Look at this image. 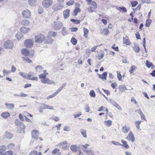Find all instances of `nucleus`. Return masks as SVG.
Returning a JSON list of instances; mask_svg holds the SVG:
<instances>
[{
  "instance_id": "14",
  "label": "nucleus",
  "mask_w": 155,
  "mask_h": 155,
  "mask_svg": "<svg viewBox=\"0 0 155 155\" xmlns=\"http://www.w3.org/2000/svg\"><path fill=\"white\" fill-rule=\"evenodd\" d=\"M4 136L6 138L10 139H12L13 137V135L11 132L6 131L5 133Z\"/></svg>"
},
{
  "instance_id": "16",
  "label": "nucleus",
  "mask_w": 155,
  "mask_h": 155,
  "mask_svg": "<svg viewBox=\"0 0 155 155\" xmlns=\"http://www.w3.org/2000/svg\"><path fill=\"white\" fill-rule=\"evenodd\" d=\"M70 10L69 9H67L63 12V16L64 18H68L70 15Z\"/></svg>"
},
{
  "instance_id": "23",
  "label": "nucleus",
  "mask_w": 155,
  "mask_h": 155,
  "mask_svg": "<svg viewBox=\"0 0 155 155\" xmlns=\"http://www.w3.org/2000/svg\"><path fill=\"white\" fill-rule=\"evenodd\" d=\"M5 105L6 106V108L11 110H12L14 107V105L13 104H9L5 103Z\"/></svg>"
},
{
  "instance_id": "35",
  "label": "nucleus",
  "mask_w": 155,
  "mask_h": 155,
  "mask_svg": "<svg viewBox=\"0 0 155 155\" xmlns=\"http://www.w3.org/2000/svg\"><path fill=\"white\" fill-rule=\"evenodd\" d=\"M22 34L19 32L18 33L15 35V37L18 41L21 39L22 37Z\"/></svg>"
},
{
  "instance_id": "19",
  "label": "nucleus",
  "mask_w": 155,
  "mask_h": 155,
  "mask_svg": "<svg viewBox=\"0 0 155 155\" xmlns=\"http://www.w3.org/2000/svg\"><path fill=\"white\" fill-rule=\"evenodd\" d=\"M21 24L24 26H28L30 23L29 21L27 19L23 20L20 23Z\"/></svg>"
},
{
  "instance_id": "4",
  "label": "nucleus",
  "mask_w": 155,
  "mask_h": 155,
  "mask_svg": "<svg viewBox=\"0 0 155 155\" xmlns=\"http://www.w3.org/2000/svg\"><path fill=\"white\" fill-rule=\"evenodd\" d=\"M13 46V42L10 40L5 41L4 44V47L6 49H12Z\"/></svg>"
},
{
  "instance_id": "20",
  "label": "nucleus",
  "mask_w": 155,
  "mask_h": 155,
  "mask_svg": "<svg viewBox=\"0 0 155 155\" xmlns=\"http://www.w3.org/2000/svg\"><path fill=\"white\" fill-rule=\"evenodd\" d=\"M10 114L9 113L5 112L1 113V115L4 118H7L10 116Z\"/></svg>"
},
{
  "instance_id": "30",
  "label": "nucleus",
  "mask_w": 155,
  "mask_h": 155,
  "mask_svg": "<svg viewBox=\"0 0 155 155\" xmlns=\"http://www.w3.org/2000/svg\"><path fill=\"white\" fill-rule=\"evenodd\" d=\"M83 30L84 33V36L85 38H87L89 31L86 28H83Z\"/></svg>"
},
{
  "instance_id": "33",
  "label": "nucleus",
  "mask_w": 155,
  "mask_h": 155,
  "mask_svg": "<svg viewBox=\"0 0 155 155\" xmlns=\"http://www.w3.org/2000/svg\"><path fill=\"white\" fill-rule=\"evenodd\" d=\"M81 133L83 135V137L84 138L87 137L86 130L84 129L81 130Z\"/></svg>"
},
{
  "instance_id": "27",
  "label": "nucleus",
  "mask_w": 155,
  "mask_h": 155,
  "mask_svg": "<svg viewBox=\"0 0 155 155\" xmlns=\"http://www.w3.org/2000/svg\"><path fill=\"white\" fill-rule=\"evenodd\" d=\"M121 142L123 143V144H121V145L123 146L126 149L129 148V146L126 141L123 140H121Z\"/></svg>"
},
{
  "instance_id": "58",
  "label": "nucleus",
  "mask_w": 155,
  "mask_h": 155,
  "mask_svg": "<svg viewBox=\"0 0 155 155\" xmlns=\"http://www.w3.org/2000/svg\"><path fill=\"white\" fill-rule=\"evenodd\" d=\"M86 112H88L90 111V108L89 107L88 104H87L85 107Z\"/></svg>"
},
{
  "instance_id": "61",
  "label": "nucleus",
  "mask_w": 155,
  "mask_h": 155,
  "mask_svg": "<svg viewBox=\"0 0 155 155\" xmlns=\"http://www.w3.org/2000/svg\"><path fill=\"white\" fill-rule=\"evenodd\" d=\"M111 142L112 144H113L114 145H121V144L120 143H118V142H116V141H114L112 140L111 141Z\"/></svg>"
},
{
  "instance_id": "34",
  "label": "nucleus",
  "mask_w": 155,
  "mask_h": 155,
  "mask_svg": "<svg viewBox=\"0 0 155 155\" xmlns=\"http://www.w3.org/2000/svg\"><path fill=\"white\" fill-rule=\"evenodd\" d=\"M112 121L110 120H108L107 121H105L104 122V124L106 126L108 127L110 126L112 124Z\"/></svg>"
},
{
  "instance_id": "11",
  "label": "nucleus",
  "mask_w": 155,
  "mask_h": 155,
  "mask_svg": "<svg viewBox=\"0 0 155 155\" xmlns=\"http://www.w3.org/2000/svg\"><path fill=\"white\" fill-rule=\"evenodd\" d=\"M31 135L32 138H34L36 140H37L39 135L38 131L36 130H33L31 132Z\"/></svg>"
},
{
  "instance_id": "36",
  "label": "nucleus",
  "mask_w": 155,
  "mask_h": 155,
  "mask_svg": "<svg viewBox=\"0 0 155 155\" xmlns=\"http://www.w3.org/2000/svg\"><path fill=\"white\" fill-rule=\"evenodd\" d=\"M109 31L107 28L103 29L101 33L102 35H107L109 33Z\"/></svg>"
},
{
  "instance_id": "17",
  "label": "nucleus",
  "mask_w": 155,
  "mask_h": 155,
  "mask_svg": "<svg viewBox=\"0 0 155 155\" xmlns=\"http://www.w3.org/2000/svg\"><path fill=\"white\" fill-rule=\"evenodd\" d=\"M128 137L129 138L130 140L132 142H134L135 140V137L132 132L131 131L129 132Z\"/></svg>"
},
{
  "instance_id": "15",
  "label": "nucleus",
  "mask_w": 155,
  "mask_h": 155,
  "mask_svg": "<svg viewBox=\"0 0 155 155\" xmlns=\"http://www.w3.org/2000/svg\"><path fill=\"white\" fill-rule=\"evenodd\" d=\"M130 89H127L125 87V86L124 85H120L119 87V91L121 92H124L125 90H133V88L132 87H130Z\"/></svg>"
},
{
  "instance_id": "32",
  "label": "nucleus",
  "mask_w": 155,
  "mask_h": 155,
  "mask_svg": "<svg viewBox=\"0 0 155 155\" xmlns=\"http://www.w3.org/2000/svg\"><path fill=\"white\" fill-rule=\"evenodd\" d=\"M49 35L53 37H55L57 35V32L53 31H49L48 32Z\"/></svg>"
},
{
  "instance_id": "10",
  "label": "nucleus",
  "mask_w": 155,
  "mask_h": 155,
  "mask_svg": "<svg viewBox=\"0 0 155 155\" xmlns=\"http://www.w3.org/2000/svg\"><path fill=\"white\" fill-rule=\"evenodd\" d=\"M54 42V40L51 37L48 36L45 39V43L48 44H52Z\"/></svg>"
},
{
  "instance_id": "2",
  "label": "nucleus",
  "mask_w": 155,
  "mask_h": 155,
  "mask_svg": "<svg viewBox=\"0 0 155 155\" xmlns=\"http://www.w3.org/2000/svg\"><path fill=\"white\" fill-rule=\"evenodd\" d=\"M53 28L55 30H59L61 29L63 26V23L60 21L57 22L54 21L52 24Z\"/></svg>"
},
{
  "instance_id": "59",
  "label": "nucleus",
  "mask_w": 155,
  "mask_h": 155,
  "mask_svg": "<svg viewBox=\"0 0 155 155\" xmlns=\"http://www.w3.org/2000/svg\"><path fill=\"white\" fill-rule=\"evenodd\" d=\"M38 13L39 14H41L43 12V9L42 7H39L38 8Z\"/></svg>"
},
{
  "instance_id": "37",
  "label": "nucleus",
  "mask_w": 155,
  "mask_h": 155,
  "mask_svg": "<svg viewBox=\"0 0 155 155\" xmlns=\"http://www.w3.org/2000/svg\"><path fill=\"white\" fill-rule=\"evenodd\" d=\"M28 2L31 6H32L36 3V0H28Z\"/></svg>"
},
{
  "instance_id": "22",
  "label": "nucleus",
  "mask_w": 155,
  "mask_h": 155,
  "mask_svg": "<svg viewBox=\"0 0 155 155\" xmlns=\"http://www.w3.org/2000/svg\"><path fill=\"white\" fill-rule=\"evenodd\" d=\"M29 30L30 28H29L25 27H23L20 28L21 31L25 34L27 33L29 31Z\"/></svg>"
},
{
  "instance_id": "43",
  "label": "nucleus",
  "mask_w": 155,
  "mask_h": 155,
  "mask_svg": "<svg viewBox=\"0 0 155 155\" xmlns=\"http://www.w3.org/2000/svg\"><path fill=\"white\" fill-rule=\"evenodd\" d=\"M107 72H104L101 75V79L104 80V79L106 80L107 77Z\"/></svg>"
},
{
  "instance_id": "51",
  "label": "nucleus",
  "mask_w": 155,
  "mask_h": 155,
  "mask_svg": "<svg viewBox=\"0 0 155 155\" xmlns=\"http://www.w3.org/2000/svg\"><path fill=\"white\" fill-rule=\"evenodd\" d=\"M70 127L68 126H65L64 127V131L69 132L70 130Z\"/></svg>"
},
{
  "instance_id": "44",
  "label": "nucleus",
  "mask_w": 155,
  "mask_h": 155,
  "mask_svg": "<svg viewBox=\"0 0 155 155\" xmlns=\"http://www.w3.org/2000/svg\"><path fill=\"white\" fill-rule=\"evenodd\" d=\"M137 68L134 65H132L130 68L129 72L130 74H132L133 73L134 71Z\"/></svg>"
},
{
  "instance_id": "9",
  "label": "nucleus",
  "mask_w": 155,
  "mask_h": 155,
  "mask_svg": "<svg viewBox=\"0 0 155 155\" xmlns=\"http://www.w3.org/2000/svg\"><path fill=\"white\" fill-rule=\"evenodd\" d=\"M25 46L27 48H31L33 45V43L31 39H27L24 42Z\"/></svg>"
},
{
  "instance_id": "57",
  "label": "nucleus",
  "mask_w": 155,
  "mask_h": 155,
  "mask_svg": "<svg viewBox=\"0 0 155 155\" xmlns=\"http://www.w3.org/2000/svg\"><path fill=\"white\" fill-rule=\"evenodd\" d=\"M140 48L137 45L135 46L134 48V50L136 52H138L139 51Z\"/></svg>"
},
{
  "instance_id": "8",
  "label": "nucleus",
  "mask_w": 155,
  "mask_h": 155,
  "mask_svg": "<svg viewBox=\"0 0 155 155\" xmlns=\"http://www.w3.org/2000/svg\"><path fill=\"white\" fill-rule=\"evenodd\" d=\"M63 7V5L62 4L59 3L54 5L52 7V8L54 11H58L62 9Z\"/></svg>"
},
{
  "instance_id": "64",
  "label": "nucleus",
  "mask_w": 155,
  "mask_h": 155,
  "mask_svg": "<svg viewBox=\"0 0 155 155\" xmlns=\"http://www.w3.org/2000/svg\"><path fill=\"white\" fill-rule=\"evenodd\" d=\"M111 87L113 88V89H115V87L116 86H117V83L115 82H114L113 83H112V84H111Z\"/></svg>"
},
{
  "instance_id": "3",
  "label": "nucleus",
  "mask_w": 155,
  "mask_h": 155,
  "mask_svg": "<svg viewBox=\"0 0 155 155\" xmlns=\"http://www.w3.org/2000/svg\"><path fill=\"white\" fill-rule=\"evenodd\" d=\"M53 3L52 0H44L42 2V5L44 8H47L52 5Z\"/></svg>"
},
{
  "instance_id": "46",
  "label": "nucleus",
  "mask_w": 155,
  "mask_h": 155,
  "mask_svg": "<svg viewBox=\"0 0 155 155\" xmlns=\"http://www.w3.org/2000/svg\"><path fill=\"white\" fill-rule=\"evenodd\" d=\"M70 21L75 24H79L80 23V20H78L73 19H71Z\"/></svg>"
},
{
  "instance_id": "49",
  "label": "nucleus",
  "mask_w": 155,
  "mask_h": 155,
  "mask_svg": "<svg viewBox=\"0 0 155 155\" xmlns=\"http://www.w3.org/2000/svg\"><path fill=\"white\" fill-rule=\"evenodd\" d=\"M131 5L132 7H135L138 4L137 1H134L131 2Z\"/></svg>"
},
{
  "instance_id": "13",
  "label": "nucleus",
  "mask_w": 155,
  "mask_h": 155,
  "mask_svg": "<svg viewBox=\"0 0 155 155\" xmlns=\"http://www.w3.org/2000/svg\"><path fill=\"white\" fill-rule=\"evenodd\" d=\"M109 102L111 103L114 106L116 107L120 110H122L121 107L119 106V105L114 100L110 99L108 101Z\"/></svg>"
},
{
  "instance_id": "63",
  "label": "nucleus",
  "mask_w": 155,
  "mask_h": 155,
  "mask_svg": "<svg viewBox=\"0 0 155 155\" xmlns=\"http://www.w3.org/2000/svg\"><path fill=\"white\" fill-rule=\"evenodd\" d=\"M28 95L27 94L24 93L22 92H21L20 94V96L21 97H27Z\"/></svg>"
},
{
  "instance_id": "38",
  "label": "nucleus",
  "mask_w": 155,
  "mask_h": 155,
  "mask_svg": "<svg viewBox=\"0 0 155 155\" xmlns=\"http://www.w3.org/2000/svg\"><path fill=\"white\" fill-rule=\"evenodd\" d=\"M48 73H44L40 74L39 75V78L41 79H44L47 76V74H48Z\"/></svg>"
},
{
  "instance_id": "24",
  "label": "nucleus",
  "mask_w": 155,
  "mask_h": 155,
  "mask_svg": "<svg viewBox=\"0 0 155 155\" xmlns=\"http://www.w3.org/2000/svg\"><path fill=\"white\" fill-rule=\"evenodd\" d=\"M60 150L57 148L54 149L52 152L53 154H56V155H61V153L59 152Z\"/></svg>"
},
{
  "instance_id": "52",
  "label": "nucleus",
  "mask_w": 155,
  "mask_h": 155,
  "mask_svg": "<svg viewBox=\"0 0 155 155\" xmlns=\"http://www.w3.org/2000/svg\"><path fill=\"white\" fill-rule=\"evenodd\" d=\"M104 56V54L101 53L100 54H98L97 55V57L98 59L100 60L102 59Z\"/></svg>"
},
{
  "instance_id": "53",
  "label": "nucleus",
  "mask_w": 155,
  "mask_h": 155,
  "mask_svg": "<svg viewBox=\"0 0 155 155\" xmlns=\"http://www.w3.org/2000/svg\"><path fill=\"white\" fill-rule=\"evenodd\" d=\"M118 10H121L123 11L124 12H127V10L126 8L124 7H119L117 9Z\"/></svg>"
},
{
  "instance_id": "41",
  "label": "nucleus",
  "mask_w": 155,
  "mask_h": 155,
  "mask_svg": "<svg viewBox=\"0 0 155 155\" xmlns=\"http://www.w3.org/2000/svg\"><path fill=\"white\" fill-rule=\"evenodd\" d=\"M152 22V20L149 19H147L146 21L145 25L147 27H149Z\"/></svg>"
},
{
  "instance_id": "42",
  "label": "nucleus",
  "mask_w": 155,
  "mask_h": 155,
  "mask_svg": "<svg viewBox=\"0 0 155 155\" xmlns=\"http://www.w3.org/2000/svg\"><path fill=\"white\" fill-rule=\"evenodd\" d=\"M89 95L91 97H95L96 96V94L94 91L93 90H91L89 93Z\"/></svg>"
},
{
  "instance_id": "50",
  "label": "nucleus",
  "mask_w": 155,
  "mask_h": 155,
  "mask_svg": "<svg viewBox=\"0 0 155 155\" xmlns=\"http://www.w3.org/2000/svg\"><path fill=\"white\" fill-rule=\"evenodd\" d=\"M19 74L23 78H26V74L25 73H22V72H19Z\"/></svg>"
},
{
  "instance_id": "26",
  "label": "nucleus",
  "mask_w": 155,
  "mask_h": 155,
  "mask_svg": "<svg viewBox=\"0 0 155 155\" xmlns=\"http://www.w3.org/2000/svg\"><path fill=\"white\" fill-rule=\"evenodd\" d=\"M121 130L122 132L124 133H126L129 131L130 129L127 127L126 126H124L122 127Z\"/></svg>"
},
{
  "instance_id": "54",
  "label": "nucleus",
  "mask_w": 155,
  "mask_h": 155,
  "mask_svg": "<svg viewBox=\"0 0 155 155\" xmlns=\"http://www.w3.org/2000/svg\"><path fill=\"white\" fill-rule=\"evenodd\" d=\"M13 154V153L12 150H8L5 153V155H12Z\"/></svg>"
},
{
  "instance_id": "29",
  "label": "nucleus",
  "mask_w": 155,
  "mask_h": 155,
  "mask_svg": "<svg viewBox=\"0 0 155 155\" xmlns=\"http://www.w3.org/2000/svg\"><path fill=\"white\" fill-rule=\"evenodd\" d=\"M80 9L79 8H76L74 10L72 15L74 16H76L77 15L78 13L80 12Z\"/></svg>"
},
{
  "instance_id": "12",
  "label": "nucleus",
  "mask_w": 155,
  "mask_h": 155,
  "mask_svg": "<svg viewBox=\"0 0 155 155\" xmlns=\"http://www.w3.org/2000/svg\"><path fill=\"white\" fill-rule=\"evenodd\" d=\"M41 81L44 84H51L53 83L54 84H55V83L52 81L50 80L48 78H45L44 79H41Z\"/></svg>"
},
{
  "instance_id": "40",
  "label": "nucleus",
  "mask_w": 155,
  "mask_h": 155,
  "mask_svg": "<svg viewBox=\"0 0 155 155\" xmlns=\"http://www.w3.org/2000/svg\"><path fill=\"white\" fill-rule=\"evenodd\" d=\"M71 42L74 45H76L77 42L76 39L74 37H72L71 40Z\"/></svg>"
},
{
  "instance_id": "25",
  "label": "nucleus",
  "mask_w": 155,
  "mask_h": 155,
  "mask_svg": "<svg viewBox=\"0 0 155 155\" xmlns=\"http://www.w3.org/2000/svg\"><path fill=\"white\" fill-rule=\"evenodd\" d=\"M6 147L5 145L2 146L0 148V155H4V151L6 150Z\"/></svg>"
},
{
  "instance_id": "18",
  "label": "nucleus",
  "mask_w": 155,
  "mask_h": 155,
  "mask_svg": "<svg viewBox=\"0 0 155 155\" xmlns=\"http://www.w3.org/2000/svg\"><path fill=\"white\" fill-rule=\"evenodd\" d=\"M42 107H43L44 109H48L54 110L53 107L51 106L48 105L44 103L42 104Z\"/></svg>"
},
{
  "instance_id": "60",
  "label": "nucleus",
  "mask_w": 155,
  "mask_h": 155,
  "mask_svg": "<svg viewBox=\"0 0 155 155\" xmlns=\"http://www.w3.org/2000/svg\"><path fill=\"white\" fill-rule=\"evenodd\" d=\"M38 152L36 151H34L31 152L29 154V155H37Z\"/></svg>"
},
{
  "instance_id": "62",
  "label": "nucleus",
  "mask_w": 155,
  "mask_h": 155,
  "mask_svg": "<svg viewBox=\"0 0 155 155\" xmlns=\"http://www.w3.org/2000/svg\"><path fill=\"white\" fill-rule=\"evenodd\" d=\"M135 112L139 113L140 115L143 113V112H142L141 110V109H138L136 110L135 111Z\"/></svg>"
},
{
  "instance_id": "45",
  "label": "nucleus",
  "mask_w": 155,
  "mask_h": 155,
  "mask_svg": "<svg viewBox=\"0 0 155 155\" xmlns=\"http://www.w3.org/2000/svg\"><path fill=\"white\" fill-rule=\"evenodd\" d=\"M146 66L148 68H150L151 67L153 66V64L152 62H149L147 60L146 63Z\"/></svg>"
},
{
  "instance_id": "48",
  "label": "nucleus",
  "mask_w": 155,
  "mask_h": 155,
  "mask_svg": "<svg viewBox=\"0 0 155 155\" xmlns=\"http://www.w3.org/2000/svg\"><path fill=\"white\" fill-rule=\"evenodd\" d=\"M66 28L64 27L62 28L61 33L63 35H65L67 34V32L66 31Z\"/></svg>"
},
{
  "instance_id": "31",
  "label": "nucleus",
  "mask_w": 155,
  "mask_h": 155,
  "mask_svg": "<svg viewBox=\"0 0 155 155\" xmlns=\"http://www.w3.org/2000/svg\"><path fill=\"white\" fill-rule=\"evenodd\" d=\"M35 69L36 72L40 73L43 69V68L41 66L38 65L35 68Z\"/></svg>"
},
{
  "instance_id": "47",
  "label": "nucleus",
  "mask_w": 155,
  "mask_h": 155,
  "mask_svg": "<svg viewBox=\"0 0 155 155\" xmlns=\"http://www.w3.org/2000/svg\"><path fill=\"white\" fill-rule=\"evenodd\" d=\"M14 144L13 143H11L9 144L7 147V148L9 149H12L14 147Z\"/></svg>"
},
{
  "instance_id": "1",
  "label": "nucleus",
  "mask_w": 155,
  "mask_h": 155,
  "mask_svg": "<svg viewBox=\"0 0 155 155\" xmlns=\"http://www.w3.org/2000/svg\"><path fill=\"white\" fill-rule=\"evenodd\" d=\"M21 53L25 56H28L29 57H32L34 55V51L31 50V51L27 49L24 48L21 50Z\"/></svg>"
},
{
  "instance_id": "5",
  "label": "nucleus",
  "mask_w": 155,
  "mask_h": 155,
  "mask_svg": "<svg viewBox=\"0 0 155 155\" xmlns=\"http://www.w3.org/2000/svg\"><path fill=\"white\" fill-rule=\"evenodd\" d=\"M35 38L36 42L38 43L42 42L45 39L44 36L42 34H40L35 36Z\"/></svg>"
},
{
  "instance_id": "56",
  "label": "nucleus",
  "mask_w": 155,
  "mask_h": 155,
  "mask_svg": "<svg viewBox=\"0 0 155 155\" xmlns=\"http://www.w3.org/2000/svg\"><path fill=\"white\" fill-rule=\"evenodd\" d=\"M124 43L126 45H129L130 44V41L127 39L124 40Z\"/></svg>"
},
{
  "instance_id": "28",
  "label": "nucleus",
  "mask_w": 155,
  "mask_h": 155,
  "mask_svg": "<svg viewBox=\"0 0 155 155\" xmlns=\"http://www.w3.org/2000/svg\"><path fill=\"white\" fill-rule=\"evenodd\" d=\"M70 149L74 152L78 151V147L76 145H72L70 147Z\"/></svg>"
},
{
  "instance_id": "55",
  "label": "nucleus",
  "mask_w": 155,
  "mask_h": 155,
  "mask_svg": "<svg viewBox=\"0 0 155 155\" xmlns=\"http://www.w3.org/2000/svg\"><path fill=\"white\" fill-rule=\"evenodd\" d=\"M117 77L118 78V79L119 81L121 80V77L122 76L121 74H120V72H119L118 71H117Z\"/></svg>"
},
{
  "instance_id": "6",
  "label": "nucleus",
  "mask_w": 155,
  "mask_h": 155,
  "mask_svg": "<svg viewBox=\"0 0 155 155\" xmlns=\"http://www.w3.org/2000/svg\"><path fill=\"white\" fill-rule=\"evenodd\" d=\"M22 15L24 18H29L31 16V13L28 9H26L22 11Z\"/></svg>"
},
{
  "instance_id": "39",
  "label": "nucleus",
  "mask_w": 155,
  "mask_h": 155,
  "mask_svg": "<svg viewBox=\"0 0 155 155\" xmlns=\"http://www.w3.org/2000/svg\"><path fill=\"white\" fill-rule=\"evenodd\" d=\"M22 59L23 61H25L28 63H30L32 62L31 60L27 57H23L22 58Z\"/></svg>"
},
{
  "instance_id": "7",
  "label": "nucleus",
  "mask_w": 155,
  "mask_h": 155,
  "mask_svg": "<svg viewBox=\"0 0 155 155\" xmlns=\"http://www.w3.org/2000/svg\"><path fill=\"white\" fill-rule=\"evenodd\" d=\"M15 124L17 126V128L18 130L21 129L23 130H24L25 128V125L22 122L15 121Z\"/></svg>"
},
{
  "instance_id": "21",
  "label": "nucleus",
  "mask_w": 155,
  "mask_h": 155,
  "mask_svg": "<svg viewBox=\"0 0 155 155\" xmlns=\"http://www.w3.org/2000/svg\"><path fill=\"white\" fill-rule=\"evenodd\" d=\"M87 4L90 5V8L95 9L97 8V4L95 2L93 1L90 4L87 3Z\"/></svg>"
}]
</instances>
